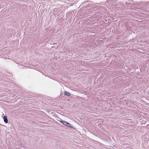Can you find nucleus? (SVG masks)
Segmentation results:
<instances>
[{"mask_svg":"<svg viewBox=\"0 0 149 149\" xmlns=\"http://www.w3.org/2000/svg\"><path fill=\"white\" fill-rule=\"evenodd\" d=\"M61 123H62L63 125H66L67 123V122L64 121L63 120H61L60 121Z\"/></svg>","mask_w":149,"mask_h":149,"instance_id":"nucleus-4","label":"nucleus"},{"mask_svg":"<svg viewBox=\"0 0 149 149\" xmlns=\"http://www.w3.org/2000/svg\"><path fill=\"white\" fill-rule=\"evenodd\" d=\"M3 119L4 120V121L5 123H8V121L6 116H4L3 117Z\"/></svg>","mask_w":149,"mask_h":149,"instance_id":"nucleus-1","label":"nucleus"},{"mask_svg":"<svg viewBox=\"0 0 149 149\" xmlns=\"http://www.w3.org/2000/svg\"><path fill=\"white\" fill-rule=\"evenodd\" d=\"M71 93L66 91H65L64 95L68 96H70L71 95Z\"/></svg>","mask_w":149,"mask_h":149,"instance_id":"nucleus-2","label":"nucleus"},{"mask_svg":"<svg viewBox=\"0 0 149 149\" xmlns=\"http://www.w3.org/2000/svg\"><path fill=\"white\" fill-rule=\"evenodd\" d=\"M66 125L68 127H70V128H72L73 127L72 125L68 123V122Z\"/></svg>","mask_w":149,"mask_h":149,"instance_id":"nucleus-3","label":"nucleus"}]
</instances>
